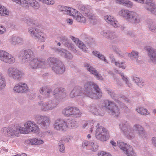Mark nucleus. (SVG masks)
<instances>
[{
    "label": "nucleus",
    "instance_id": "9",
    "mask_svg": "<svg viewBox=\"0 0 156 156\" xmlns=\"http://www.w3.org/2000/svg\"><path fill=\"white\" fill-rule=\"evenodd\" d=\"M98 123L96 130L95 137L97 139L102 141H105L108 140L110 137L109 132L107 129L100 126Z\"/></svg>",
    "mask_w": 156,
    "mask_h": 156
},
{
    "label": "nucleus",
    "instance_id": "2",
    "mask_svg": "<svg viewBox=\"0 0 156 156\" xmlns=\"http://www.w3.org/2000/svg\"><path fill=\"white\" fill-rule=\"evenodd\" d=\"M53 93L55 98L48 101L43 100L38 102V105L42 111L48 112L55 109L58 104L57 101H62L66 96V89L62 87L55 88Z\"/></svg>",
    "mask_w": 156,
    "mask_h": 156
},
{
    "label": "nucleus",
    "instance_id": "36",
    "mask_svg": "<svg viewBox=\"0 0 156 156\" xmlns=\"http://www.w3.org/2000/svg\"><path fill=\"white\" fill-rule=\"evenodd\" d=\"M136 111L142 115H147L150 114V113L147 109L141 107H137L136 109Z\"/></svg>",
    "mask_w": 156,
    "mask_h": 156
},
{
    "label": "nucleus",
    "instance_id": "40",
    "mask_svg": "<svg viewBox=\"0 0 156 156\" xmlns=\"http://www.w3.org/2000/svg\"><path fill=\"white\" fill-rule=\"evenodd\" d=\"M128 56L132 59H135L137 62L138 61V58L139 57V53L136 51H133L130 53H126Z\"/></svg>",
    "mask_w": 156,
    "mask_h": 156
},
{
    "label": "nucleus",
    "instance_id": "14",
    "mask_svg": "<svg viewBox=\"0 0 156 156\" xmlns=\"http://www.w3.org/2000/svg\"><path fill=\"white\" fill-rule=\"evenodd\" d=\"M0 60L3 62L9 64H13L15 61V57L8 52L0 50Z\"/></svg>",
    "mask_w": 156,
    "mask_h": 156
},
{
    "label": "nucleus",
    "instance_id": "45",
    "mask_svg": "<svg viewBox=\"0 0 156 156\" xmlns=\"http://www.w3.org/2000/svg\"><path fill=\"white\" fill-rule=\"evenodd\" d=\"M117 71L119 74H120L122 79L124 80V81H125L127 85L128 86L130 87H132V85L131 83H129V82L128 80L127 77L126 76H125L122 73H119L118 70H117Z\"/></svg>",
    "mask_w": 156,
    "mask_h": 156
},
{
    "label": "nucleus",
    "instance_id": "12",
    "mask_svg": "<svg viewBox=\"0 0 156 156\" xmlns=\"http://www.w3.org/2000/svg\"><path fill=\"white\" fill-rule=\"evenodd\" d=\"M35 121L41 127L46 128L49 125L51 121L50 119L48 116L39 114L35 115Z\"/></svg>",
    "mask_w": 156,
    "mask_h": 156
},
{
    "label": "nucleus",
    "instance_id": "60",
    "mask_svg": "<svg viewBox=\"0 0 156 156\" xmlns=\"http://www.w3.org/2000/svg\"><path fill=\"white\" fill-rule=\"evenodd\" d=\"M121 98L127 102H129L130 101L125 96L122 95L121 96Z\"/></svg>",
    "mask_w": 156,
    "mask_h": 156
},
{
    "label": "nucleus",
    "instance_id": "26",
    "mask_svg": "<svg viewBox=\"0 0 156 156\" xmlns=\"http://www.w3.org/2000/svg\"><path fill=\"white\" fill-rule=\"evenodd\" d=\"M101 34L105 37L111 39L116 38L118 36L115 33L108 30H104L101 33Z\"/></svg>",
    "mask_w": 156,
    "mask_h": 156
},
{
    "label": "nucleus",
    "instance_id": "7",
    "mask_svg": "<svg viewBox=\"0 0 156 156\" xmlns=\"http://www.w3.org/2000/svg\"><path fill=\"white\" fill-rule=\"evenodd\" d=\"M47 61L52 70L56 74H61L65 71L64 65L58 58L50 57L48 59Z\"/></svg>",
    "mask_w": 156,
    "mask_h": 156
},
{
    "label": "nucleus",
    "instance_id": "58",
    "mask_svg": "<svg viewBox=\"0 0 156 156\" xmlns=\"http://www.w3.org/2000/svg\"><path fill=\"white\" fill-rule=\"evenodd\" d=\"M59 150L60 152H64L65 151V147L63 144L59 145Z\"/></svg>",
    "mask_w": 156,
    "mask_h": 156
},
{
    "label": "nucleus",
    "instance_id": "23",
    "mask_svg": "<svg viewBox=\"0 0 156 156\" xmlns=\"http://www.w3.org/2000/svg\"><path fill=\"white\" fill-rule=\"evenodd\" d=\"M146 9L152 13L156 15V5L153 0H147L146 2Z\"/></svg>",
    "mask_w": 156,
    "mask_h": 156
},
{
    "label": "nucleus",
    "instance_id": "28",
    "mask_svg": "<svg viewBox=\"0 0 156 156\" xmlns=\"http://www.w3.org/2000/svg\"><path fill=\"white\" fill-rule=\"evenodd\" d=\"M70 38L75 42L76 44V45L80 48L82 49L83 51H87V49L86 46L83 44L81 41L79 40V39L77 38H75L73 36L70 37Z\"/></svg>",
    "mask_w": 156,
    "mask_h": 156
},
{
    "label": "nucleus",
    "instance_id": "6",
    "mask_svg": "<svg viewBox=\"0 0 156 156\" xmlns=\"http://www.w3.org/2000/svg\"><path fill=\"white\" fill-rule=\"evenodd\" d=\"M23 128L18 126H8L2 128L1 132L5 136L11 137H16L19 136L20 133H23Z\"/></svg>",
    "mask_w": 156,
    "mask_h": 156
},
{
    "label": "nucleus",
    "instance_id": "63",
    "mask_svg": "<svg viewBox=\"0 0 156 156\" xmlns=\"http://www.w3.org/2000/svg\"><path fill=\"white\" fill-rule=\"evenodd\" d=\"M126 34L130 36L131 37H133L134 36L133 34L131 31H127L126 33Z\"/></svg>",
    "mask_w": 156,
    "mask_h": 156
},
{
    "label": "nucleus",
    "instance_id": "46",
    "mask_svg": "<svg viewBox=\"0 0 156 156\" xmlns=\"http://www.w3.org/2000/svg\"><path fill=\"white\" fill-rule=\"evenodd\" d=\"M68 128L71 127L74 128L76 127L77 126V122L74 120H70L69 122L68 123Z\"/></svg>",
    "mask_w": 156,
    "mask_h": 156
},
{
    "label": "nucleus",
    "instance_id": "35",
    "mask_svg": "<svg viewBox=\"0 0 156 156\" xmlns=\"http://www.w3.org/2000/svg\"><path fill=\"white\" fill-rule=\"evenodd\" d=\"M148 27L150 30L153 32H156V24L152 20L148 22Z\"/></svg>",
    "mask_w": 156,
    "mask_h": 156
},
{
    "label": "nucleus",
    "instance_id": "33",
    "mask_svg": "<svg viewBox=\"0 0 156 156\" xmlns=\"http://www.w3.org/2000/svg\"><path fill=\"white\" fill-rule=\"evenodd\" d=\"M6 85L5 77L3 74L0 72V91L5 88Z\"/></svg>",
    "mask_w": 156,
    "mask_h": 156
},
{
    "label": "nucleus",
    "instance_id": "50",
    "mask_svg": "<svg viewBox=\"0 0 156 156\" xmlns=\"http://www.w3.org/2000/svg\"><path fill=\"white\" fill-rule=\"evenodd\" d=\"M112 48L113 51H115L117 54H118L119 56H122V55L121 54V51L118 48L117 46L115 45H113Z\"/></svg>",
    "mask_w": 156,
    "mask_h": 156
},
{
    "label": "nucleus",
    "instance_id": "39",
    "mask_svg": "<svg viewBox=\"0 0 156 156\" xmlns=\"http://www.w3.org/2000/svg\"><path fill=\"white\" fill-rule=\"evenodd\" d=\"M117 144L119 147L124 152L126 151V150L128 149V147H130V145L129 146L126 144L124 143V142L120 141L118 142Z\"/></svg>",
    "mask_w": 156,
    "mask_h": 156
},
{
    "label": "nucleus",
    "instance_id": "53",
    "mask_svg": "<svg viewBox=\"0 0 156 156\" xmlns=\"http://www.w3.org/2000/svg\"><path fill=\"white\" fill-rule=\"evenodd\" d=\"M133 3L131 1H129V0H128L127 2H126L125 4L124 5L126 7L129 8H131L133 6Z\"/></svg>",
    "mask_w": 156,
    "mask_h": 156
},
{
    "label": "nucleus",
    "instance_id": "8",
    "mask_svg": "<svg viewBox=\"0 0 156 156\" xmlns=\"http://www.w3.org/2000/svg\"><path fill=\"white\" fill-rule=\"evenodd\" d=\"M100 108H106L110 115L115 117H118L120 112L119 108L114 102L108 100H104L100 105Z\"/></svg>",
    "mask_w": 156,
    "mask_h": 156
},
{
    "label": "nucleus",
    "instance_id": "21",
    "mask_svg": "<svg viewBox=\"0 0 156 156\" xmlns=\"http://www.w3.org/2000/svg\"><path fill=\"white\" fill-rule=\"evenodd\" d=\"M84 66L90 73L94 75L98 80H103V77L101 76V75L99 74L98 71L95 69L90 65L87 62L85 63Z\"/></svg>",
    "mask_w": 156,
    "mask_h": 156
},
{
    "label": "nucleus",
    "instance_id": "54",
    "mask_svg": "<svg viewBox=\"0 0 156 156\" xmlns=\"http://www.w3.org/2000/svg\"><path fill=\"white\" fill-rule=\"evenodd\" d=\"M5 28L3 26L0 25V35L5 32Z\"/></svg>",
    "mask_w": 156,
    "mask_h": 156
},
{
    "label": "nucleus",
    "instance_id": "17",
    "mask_svg": "<svg viewBox=\"0 0 156 156\" xmlns=\"http://www.w3.org/2000/svg\"><path fill=\"white\" fill-rule=\"evenodd\" d=\"M68 122L65 120L62 119L56 120L54 124V128L57 130L64 131L68 128Z\"/></svg>",
    "mask_w": 156,
    "mask_h": 156
},
{
    "label": "nucleus",
    "instance_id": "24",
    "mask_svg": "<svg viewBox=\"0 0 156 156\" xmlns=\"http://www.w3.org/2000/svg\"><path fill=\"white\" fill-rule=\"evenodd\" d=\"M104 19L108 23L114 27L117 28L119 26L118 22L112 16L107 15L104 16Z\"/></svg>",
    "mask_w": 156,
    "mask_h": 156
},
{
    "label": "nucleus",
    "instance_id": "31",
    "mask_svg": "<svg viewBox=\"0 0 156 156\" xmlns=\"http://www.w3.org/2000/svg\"><path fill=\"white\" fill-rule=\"evenodd\" d=\"M44 142L43 140L38 139L37 138H34L28 140L26 141V143L28 144L32 145H39L42 144Z\"/></svg>",
    "mask_w": 156,
    "mask_h": 156
},
{
    "label": "nucleus",
    "instance_id": "27",
    "mask_svg": "<svg viewBox=\"0 0 156 156\" xmlns=\"http://www.w3.org/2000/svg\"><path fill=\"white\" fill-rule=\"evenodd\" d=\"M10 42L12 44L15 45L23 44V40L22 38L13 35L10 38Z\"/></svg>",
    "mask_w": 156,
    "mask_h": 156
},
{
    "label": "nucleus",
    "instance_id": "44",
    "mask_svg": "<svg viewBox=\"0 0 156 156\" xmlns=\"http://www.w3.org/2000/svg\"><path fill=\"white\" fill-rule=\"evenodd\" d=\"M127 156H136V154L135 153L132 147H129L126 150L125 152Z\"/></svg>",
    "mask_w": 156,
    "mask_h": 156
},
{
    "label": "nucleus",
    "instance_id": "48",
    "mask_svg": "<svg viewBox=\"0 0 156 156\" xmlns=\"http://www.w3.org/2000/svg\"><path fill=\"white\" fill-rule=\"evenodd\" d=\"M69 9V14L70 16H72L74 18L76 16V15H77V13L79 12L76 9L73 8H70Z\"/></svg>",
    "mask_w": 156,
    "mask_h": 156
},
{
    "label": "nucleus",
    "instance_id": "55",
    "mask_svg": "<svg viewBox=\"0 0 156 156\" xmlns=\"http://www.w3.org/2000/svg\"><path fill=\"white\" fill-rule=\"evenodd\" d=\"M116 2L120 4L124 5L128 0H116Z\"/></svg>",
    "mask_w": 156,
    "mask_h": 156
},
{
    "label": "nucleus",
    "instance_id": "61",
    "mask_svg": "<svg viewBox=\"0 0 156 156\" xmlns=\"http://www.w3.org/2000/svg\"><path fill=\"white\" fill-rule=\"evenodd\" d=\"M152 141L153 145L156 147V137H153L152 139Z\"/></svg>",
    "mask_w": 156,
    "mask_h": 156
},
{
    "label": "nucleus",
    "instance_id": "3",
    "mask_svg": "<svg viewBox=\"0 0 156 156\" xmlns=\"http://www.w3.org/2000/svg\"><path fill=\"white\" fill-rule=\"evenodd\" d=\"M120 127L126 137L129 139H133L135 136V131L139 136H144L146 133L144 127L139 124H135L132 128L129 123L127 122H123L119 125Z\"/></svg>",
    "mask_w": 156,
    "mask_h": 156
},
{
    "label": "nucleus",
    "instance_id": "32",
    "mask_svg": "<svg viewBox=\"0 0 156 156\" xmlns=\"http://www.w3.org/2000/svg\"><path fill=\"white\" fill-rule=\"evenodd\" d=\"M110 60L111 62L114 63L116 66H118L123 69L126 68V66L124 62H121L120 63L119 61L116 62L115 58L113 56L110 57Z\"/></svg>",
    "mask_w": 156,
    "mask_h": 156
},
{
    "label": "nucleus",
    "instance_id": "25",
    "mask_svg": "<svg viewBox=\"0 0 156 156\" xmlns=\"http://www.w3.org/2000/svg\"><path fill=\"white\" fill-rule=\"evenodd\" d=\"M58 39L66 47H72V43L68 40L66 36L63 35H61L58 37Z\"/></svg>",
    "mask_w": 156,
    "mask_h": 156
},
{
    "label": "nucleus",
    "instance_id": "29",
    "mask_svg": "<svg viewBox=\"0 0 156 156\" xmlns=\"http://www.w3.org/2000/svg\"><path fill=\"white\" fill-rule=\"evenodd\" d=\"M39 91L42 95L46 97H48L49 96L52 90L50 87L45 86L41 88Z\"/></svg>",
    "mask_w": 156,
    "mask_h": 156
},
{
    "label": "nucleus",
    "instance_id": "30",
    "mask_svg": "<svg viewBox=\"0 0 156 156\" xmlns=\"http://www.w3.org/2000/svg\"><path fill=\"white\" fill-rule=\"evenodd\" d=\"M106 93L116 102L118 103L120 105H121V103L118 100V95L115 94L114 91L111 90H106Z\"/></svg>",
    "mask_w": 156,
    "mask_h": 156
},
{
    "label": "nucleus",
    "instance_id": "47",
    "mask_svg": "<svg viewBox=\"0 0 156 156\" xmlns=\"http://www.w3.org/2000/svg\"><path fill=\"white\" fill-rule=\"evenodd\" d=\"M55 51L58 53V54L62 56H64L66 55V54L67 53V51L62 48H56L55 49Z\"/></svg>",
    "mask_w": 156,
    "mask_h": 156
},
{
    "label": "nucleus",
    "instance_id": "52",
    "mask_svg": "<svg viewBox=\"0 0 156 156\" xmlns=\"http://www.w3.org/2000/svg\"><path fill=\"white\" fill-rule=\"evenodd\" d=\"M40 1L48 5H53L54 2L52 0H40Z\"/></svg>",
    "mask_w": 156,
    "mask_h": 156
},
{
    "label": "nucleus",
    "instance_id": "37",
    "mask_svg": "<svg viewBox=\"0 0 156 156\" xmlns=\"http://www.w3.org/2000/svg\"><path fill=\"white\" fill-rule=\"evenodd\" d=\"M77 15L75 18L77 21L83 23H86V18L80 12L78 13Z\"/></svg>",
    "mask_w": 156,
    "mask_h": 156
},
{
    "label": "nucleus",
    "instance_id": "20",
    "mask_svg": "<svg viewBox=\"0 0 156 156\" xmlns=\"http://www.w3.org/2000/svg\"><path fill=\"white\" fill-rule=\"evenodd\" d=\"M83 147H86L87 149H90L93 151H97L98 147V145L94 141H84L82 143Z\"/></svg>",
    "mask_w": 156,
    "mask_h": 156
},
{
    "label": "nucleus",
    "instance_id": "56",
    "mask_svg": "<svg viewBox=\"0 0 156 156\" xmlns=\"http://www.w3.org/2000/svg\"><path fill=\"white\" fill-rule=\"evenodd\" d=\"M137 84L140 87H142L144 85L145 83L142 80H141L139 82L137 83Z\"/></svg>",
    "mask_w": 156,
    "mask_h": 156
},
{
    "label": "nucleus",
    "instance_id": "41",
    "mask_svg": "<svg viewBox=\"0 0 156 156\" xmlns=\"http://www.w3.org/2000/svg\"><path fill=\"white\" fill-rule=\"evenodd\" d=\"M9 14V11L5 7L0 5V15L2 16H6Z\"/></svg>",
    "mask_w": 156,
    "mask_h": 156
},
{
    "label": "nucleus",
    "instance_id": "42",
    "mask_svg": "<svg viewBox=\"0 0 156 156\" xmlns=\"http://www.w3.org/2000/svg\"><path fill=\"white\" fill-rule=\"evenodd\" d=\"M59 11L63 14H69L70 8L64 6H59L58 7Z\"/></svg>",
    "mask_w": 156,
    "mask_h": 156
},
{
    "label": "nucleus",
    "instance_id": "19",
    "mask_svg": "<svg viewBox=\"0 0 156 156\" xmlns=\"http://www.w3.org/2000/svg\"><path fill=\"white\" fill-rule=\"evenodd\" d=\"M28 90L27 84L24 83L20 82L16 84L13 88V91L17 93H23L27 92Z\"/></svg>",
    "mask_w": 156,
    "mask_h": 156
},
{
    "label": "nucleus",
    "instance_id": "4",
    "mask_svg": "<svg viewBox=\"0 0 156 156\" xmlns=\"http://www.w3.org/2000/svg\"><path fill=\"white\" fill-rule=\"evenodd\" d=\"M25 21L27 24L30 25V27L28 28V32L31 37L40 42H44L45 41V35L38 28L39 24L33 23L30 18L26 19Z\"/></svg>",
    "mask_w": 156,
    "mask_h": 156
},
{
    "label": "nucleus",
    "instance_id": "43",
    "mask_svg": "<svg viewBox=\"0 0 156 156\" xmlns=\"http://www.w3.org/2000/svg\"><path fill=\"white\" fill-rule=\"evenodd\" d=\"M93 53L95 56L98 57L101 60L107 63H108L104 55L100 54L98 51H94L93 52Z\"/></svg>",
    "mask_w": 156,
    "mask_h": 156
},
{
    "label": "nucleus",
    "instance_id": "64",
    "mask_svg": "<svg viewBox=\"0 0 156 156\" xmlns=\"http://www.w3.org/2000/svg\"><path fill=\"white\" fill-rule=\"evenodd\" d=\"M105 153L104 151H101L98 154V156H105Z\"/></svg>",
    "mask_w": 156,
    "mask_h": 156
},
{
    "label": "nucleus",
    "instance_id": "49",
    "mask_svg": "<svg viewBox=\"0 0 156 156\" xmlns=\"http://www.w3.org/2000/svg\"><path fill=\"white\" fill-rule=\"evenodd\" d=\"M88 109L93 113L96 112L97 111V108L94 104L89 105L88 106Z\"/></svg>",
    "mask_w": 156,
    "mask_h": 156
},
{
    "label": "nucleus",
    "instance_id": "13",
    "mask_svg": "<svg viewBox=\"0 0 156 156\" xmlns=\"http://www.w3.org/2000/svg\"><path fill=\"white\" fill-rule=\"evenodd\" d=\"M24 126L25 127L21 126L23 128V133H22L27 134L29 132L35 133L39 129L38 126L33 121H28L24 123Z\"/></svg>",
    "mask_w": 156,
    "mask_h": 156
},
{
    "label": "nucleus",
    "instance_id": "18",
    "mask_svg": "<svg viewBox=\"0 0 156 156\" xmlns=\"http://www.w3.org/2000/svg\"><path fill=\"white\" fill-rule=\"evenodd\" d=\"M21 5L27 8L30 6L34 9H37L39 8V3L36 0H21Z\"/></svg>",
    "mask_w": 156,
    "mask_h": 156
},
{
    "label": "nucleus",
    "instance_id": "15",
    "mask_svg": "<svg viewBox=\"0 0 156 156\" xmlns=\"http://www.w3.org/2000/svg\"><path fill=\"white\" fill-rule=\"evenodd\" d=\"M45 61L40 58H35L31 60L29 67L31 69H34L44 66Z\"/></svg>",
    "mask_w": 156,
    "mask_h": 156
},
{
    "label": "nucleus",
    "instance_id": "11",
    "mask_svg": "<svg viewBox=\"0 0 156 156\" xmlns=\"http://www.w3.org/2000/svg\"><path fill=\"white\" fill-rule=\"evenodd\" d=\"M79 9L85 16L87 17L91 23L94 24L97 22V17L90 12L89 7L81 5L79 6Z\"/></svg>",
    "mask_w": 156,
    "mask_h": 156
},
{
    "label": "nucleus",
    "instance_id": "22",
    "mask_svg": "<svg viewBox=\"0 0 156 156\" xmlns=\"http://www.w3.org/2000/svg\"><path fill=\"white\" fill-rule=\"evenodd\" d=\"M148 51V55L150 59L154 63L156 62V49H155L149 46L145 48Z\"/></svg>",
    "mask_w": 156,
    "mask_h": 156
},
{
    "label": "nucleus",
    "instance_id": "1",
    "mask_svg": "<svg viewBox=\"0 0 156 156\" xmlns=\"http://www.w3.org/2000/svg\"><path fill=\"white\" fill-rule=\"evenodd\" d=\"M83 90L80 86L75 87L70 94V97L73 98L76 96H87L92 99L100 98L102 93L98 86L93 82L87 81L82 82Z\"/></svg>",
    "mask_w": 156,
    "mask_h": 156
},
{
    "label": "nucleus",
    "instance_id": "59",
    "mask_svg": "<svg viewBox=\"0 0 156 156\" xmlns=\"http://www.w3.org/2000/svg\"><path fill=\"white\" fill-rule=\"evenodd\" d=\"M72 45L73 46L72 47H67L70 50L73 51V52L74 53H77V51L74 48V46L73 44H72Z\"/></svg>",
    "mask_w": 156,
    "mask_h": 156
},
{
    "label": "nucleus",
    "instance_id": "57",
    "mask_svg": "<svg viewBox=\"0 0 156 156\" xmlns=\"http://www.w3.org/2000/svg\"><path fill=\"white\" fill-rule=\"evenodd\" d=\"M133 80L136 84L141 80L140 78L136 76H133Z\"/></svg>",
    "mask_w": 156,
    "mask_h": 156
},
{
    "label": "nucleus",
    "instance_id": "38",
    "mask_svg": "<svg viewBox=\"0 0 156 156\" xmlns=\"http://www.w3.org/2000/svg\"><path fill=\"white\" fill-rule=\"evenodd\" d=\"M73 107H67L64 108L62 111L63 114L66 116L71 117Z\"/></svg>",
    "mask_w": 156,
    "mask_h": 156
},
{
    "label": "nucleus",
    "instance_id": "62",
    "mask_svg": "<svg viewBox=\"0 0 156 156\" xmlns=\"http://www.w3.org/2000/svg\"><path fill=\"white\" fill-rule=\"evenodd\" d=\"M66 21L70 25H71L73 23V21L71 19H68L66 20Z\"/></svg>",
    "mask_w": 156,
    "mask_h": 156
},
{
    "label": "nucleus",
    "instance_id": "34",
    "mask_svg": "<svg viewBox=\"0 0 156 156\" xmlns=\"http://www.w3.org/2000/svg\"><path fill=\"white\" fill-rule=\"evenodd\" d=\"M71 112V117H79L81 114L79 110L76 107H73Z\"/></svg>",
    "mask_w": 156,
    "mask_h": 156
},
{
    "label": "nucleus",
    "instance_id": "5",
    "mask_svg": "<svg viewBox=\"0 0 156 156\" xmlns=\"http://www.w3.org/2000/svg\"><path fill=\"white\" fill-rule=\"evenodd\" d=\"M119 14L129 23L135 24L140 22V17L135 12L123 9L119 11Z\"/></svg>",
    "mask_w": 156,
    "mask_h": 156
},
{
    "label": "nucleus",
    "instance_id": "16",
    "mask_svg": "<svg viewBox=\"0 0 156 156\" xmlns=\"http://www.w3.org/2000/svg\"><path fill=\"white\" fill-rule=\"evenodd\" d=\"M34 52L30 50H23L19 52L18 56L22 58L23 63L27 62L29 60L34 56Z\"/></svg>",
    "mask_w": 156,
    "mask_h": 156
},
{
    "label": "nucleus",
    "instance_id": "51",
    "mask_svg": "<svg viewBox=\"0 0 156 156\" xmlns=\"http://www.w3.org/2000/svg\"><path fill=\"white\" fill-rule=\"evenodd\" d=\"M64 57L69 60H71L73 58L72 55L68 51H67V53L66 54V55H65Z\"/></svg>",
    "mask_w": 156,
    "mask_h": 156
},
{
    "label": "nucleus",
    "instance_id": "10",
    "mask_svg": "<svg viewBox=\"0 0 156 156\" xmlns=\"http://www.w3.org/2000/svg\"><path fill=\"white\" fill-rule=\"evenodd\" d=\"M7 73L10 77L15 80H20L24 74L23 72L18 69L11 67L9 68Z\"/></svg>",
    "mask_w": 156,
    "mask_h": 156
}]
</instances>
